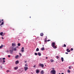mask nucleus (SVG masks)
Instances as JSON below:
<instances>
[{
  "instance_id": "1",
  "label": "nucleus",
  "mask_w": 74,
  "mask_h": 74,
  "mask_svg": "<svg viewBox=\"0 0 74 74\" xmlns=\"http://www.w3.org/2000/svg\"><path fill=\"white\" fill-rule=\"evenodd\" d=\"M51 46L53 47L54 49L57 48V47L55 46V42H53L51 45Z\"/></svg>"
},
{
  "instance_id": "2",
  "label": "nucleus",
  "mask_w": 74,
  "mask_h": 74,
  "mask_svg": "<svg viewBox=\"0 0 74 74\" xmlns=\"http://www.w3.org/2000/svg\"><path fill=\"white\" fill-rule=\"evenodd\" d=\"M51 73L53 74H56V71L55 70H52L51 71Z\"/></svg>"
},
{
  "instance_id": "3",
  "label": "nucleus",
  "mask_w": 74,
  "mask_h": 74,
  "mask_svg": "<svg viewBox=\"0 0 74 74\" xmlns=\"http://www.w3.org/2000/svg\"><path fill=\"white\" fill-rule=\"evenodd\" d=\"M39 66L40 67H41L42 68H43L44 67V65L43 64H41V63H39Z\"/></svg>"
},
{
  "instance_id": "4",
  "label": "nucleus",
  "mask_w": 74,
  "mask_h": 74,
  "mask_svg": "<svg viewBox=\"0 0 74 74\" xmlns=\"http://www.w3.org/2000/svg\"><path fill=\"white\" fill-rule=\"evenodd\" d=\"M21 51L22 52H24V47H22L21 49Z\"/></svg>"
},
{
  "instance_id": "5",
  "label": "nucleus",
  "mask_w": 74,
  "mask_h": 74,
  "mask_svg": "<svg viewBox=\"0 0 74 74\" xmlns=\"http://www.w3.org/2000/svg\"><path fill=\"white\" fill-rule=\"evenodd\" d=\"M36 72L37 74H38V73H40V71L38 70V69H36Z\"/></svg>"
},
{
  "instance_id": "6",
  "label": "nucleus",
  "mask_w": 74,
  "mask_h": 74,
  "mask_svg": "<svg viewBox=\"0 0 74 74\" xmlns=\"http://www.w3.org/2000/svg\"><path fill=\"white\" fill-rule=\"evenodd\" d=\"M28 69V68L27 67H24V69L25 71H26V70H27Z\"/></svg>"
},
{
  "instance_id": "7",
  "label": "nucleus",
  "mask_w": 74,
  "mask_h": 74,
  "mask_svg": "<svg viewBox=\"0 0 74 74\" xmlns=\"http://www.w3.org/2000/svg\"><path fill=\"white\" fill-rule=\"evenodd\" d=\"M18 63H19V61L18 60H17L15 62V64H18Z\"/></svg>"
},
{
  "instance_id": "8",
  "label": "nucleus",
  "mask_w": 74,
  "mask_h": 74,
  "mask_svg": "<svg viewBox=\"0 0 74 74\" xmlns=\"http://www.w3.org/2000/svg\"><path fill=\"white\" fill-rule=\"evenodd\" d=\"M18 57H19V56L18 55H17L16 56L15 58L16 59H18Z\"/></svg>"
},
{
  "instance_id": "9",
  "label": "nucleus",
  "mask_w": 74,
  "mask_h": 74,
  "mask_svg": "<svg viewBox=\"0 0 74 74\" xmlns=\"http://www.w3.org/2000/svg\"><path fill=\"white\" fill-rule=\"evenodd\" d=\"M66 51L67 52H70V50L69 49H66Z\"/></svg>"
},
{
  "instance_id": "10",
  "label": "nucleus",
  "mask_w": 74,
  "mask_h": 74,
  "mask_svg": "<svg viewBox=\"0 0 74 74\" xmlns=\"http://www.w3.org/2000/svg\"><path fill=\"white\" fill-rule=\"evenodd\" d=\"M38 54L39 56H40L41 55V54L40 52H38Z\"/></svg>"
},
{
  "instance_id": "11",
  "label": "nucleus",
  "mask_w": 74,
  "mask_h": 74,
  "mask_svg": "<svg viewBox=\"0 0 74 74\" xmlns=\"http://www.w3.org/2000/svg\"><path fill=\"white\" fill-rule=\"evenodd\" d=\"M14 69L15 70H16L17 69H18V66L14 67Z\"/></svg>"
},
{
  "instance_id": "12",
  "label": "nucleus",
  "mask_w": 74,
  "mask_h": 74,
  "mask_svg": "<svg viewBox=\"0 0 74 74\" xmlns=\"http://www.w3.org/2000/svg\"><path fill=\"white\" fill-rule=\"evenodd\" d=\"M0 34L1 36H3V32H1L0 33Z\"/></svg>"
},
{
  "instance_id": "13",
  "label": "nucleus",
  "mask_w": 74,
  "mask_h": 74,
  "mask_svg": "<svg viewBox=\"0 0 74 74\" xmlns=\"http://www.w3.org/2000/svg\"><path fill=\"white\" fill-rule=\"evenodd\" d=\"M10 53L12 54V53L13 52V50H10Z\"/></svg>"
},
{
  "instance_id": "14",
  "label": "nucleus",
  "mask_w": 74,
  "mask_h": 74,
  "mask_svg": "<svg viewBox=\"0 0 74 74\" xmlns=\"http://www.w3.org/2000/svg\"><path fill=\"white\" fill-rule=\"evenodd\" d=\"M40 35L41 36H44V34H43V33H41L40 34Z\"/></svg>"
},
{
  "instance_id": "15",
  "label": "nucleus",
  "mask_w": 74,
  "mask_h": 74,
  "mask_svg": "<svg viewBox=\"0 0 74 74\" xmlns=\"http://www.w3.org/2000/svg\"><path fill=\"white\" fill-rule=\"evenodd\" d=\"M4 25V22H3L1 23L0 25V26H1V25Z\"/></svg>"
},
{
  "instance_id": "16",
  "label": "nucleus",
  "mask_w": 74,
  "mask_h": 74,
  "mask_svg": "<svg viewBox=\"0 0 74 74\" xmlns=\"http://www.w3.org/2000/svg\"><path fill=\"white\" fill-rule=\"evenodd\" d=\"M44 49H45L44 48V47H43L41 49V51H43V50H44Z\"/></svg>"
},
{
  "instance_id": "17",
  "label": "nucleus",
  "mask_w": 74,
  "mask_h": 74,
  "mask_svg": "<svg viewBox=\"0 0 74 74\" xmlns=\"http://www.w3.org/2000/svg\"><path fill=\"white\" fill-rule=\"evenodd\" d=\"M40 73H41V74H43L44 73V71H41V72H40Z\"/></svg>"
},
{
  "instance_id": "18",
  "label": "nucleus",
  "mask_w": 74,
  "mask_h": 74,
  "mask_svg": "<svg viewBox=\"0 0 74 74\" xmlns=\"http://www.w3.org/2000/svg\"><path fill=\"white\" fill-rule=\"evenodd\" d=\"M38 51H39V49L38 48H37L36 49V51L37 52Z\"/></svg>"
},
{
  "instance_id": "19",
  "label": "nucleus",
  "mask_w": 74,
  "mask_h": 74,
  "mask_svg": "<svg viewBox=\"0 0 74 74\" xmlns=\"http://www.w3.org/2000/svg\"><path fill=\"white\" fill-rule=\"evenodd\" d=\"M61 60L62 62H63L64 60V59H63V58H62V57L61 58Z\"/></svg>"
},
{
  "instance_id": "20",
  "label": "nucleus",
  "mask_w": 74,
  "mask_h": 74,
  "mask_svg": "<svg viewBox=\"0 0 74 74\" xmlns=\"http://www.w3.org/2000/svg\"><path fill=\"white\" fill-rule=\"evenodd\" d=\"M50 61L51 62H54V60H53L52 59H51L50 60Z\"/></svg>"
},
{
  "instance_id": "21",
  "label": "nucleus",
  "mask_w": 74,
  "mask_h": 74,
  "mask_svg": "<svg viewBox=\"0 0 74 74\" xmlns=\"http://www.w3.org/2000/svg\"><path fill=\"white\" fill-rule=\"evenodd\" d=\"M67 71L69 73H71V71H70L69 70H68Z\"/></svg>"
},
{
  "instance_id": "22",
  "label": "nucleus",
  "mask_w": 74,
  "mask_h": 74,
  "mask_svg": "<svg viewBox=\"0 0 74 74\" xmlns=\"http://www.w3.org/2000/svg\"><path fill=\"white\" fill-rule=\"evenodd\" d=\"M4 21V20H3V19H2L1 20L0 19V23H1V21Z\"/></svg>"
},
{
  "instance_id": "23",
  "label": "nucleus",
  "mask_w": 74,
  "mask_h": 74,
  "mask_svg": "<svg viewBox=\"0 0 74 74\" xmlns=\"http://www.w3.org/2000/svg\"><path fill=\"white\" fill-rule=\"evenodd\" d=\"M3 47V45H1V46H0V48H2Z\"/></svg>"
},
{
  "instance_id": "24",
  "label": "nucleus",
  "mask_w": 74,
  "mask_h": 74,
  "mask_svg": "<svg viewBox=\"0 0 74 74\" xmlns=\"http://www.w3.org/2000/svg\"><path fill=\"white\" fill-rule=\"evenodd\" d=\"M72 67V66H69V69H71Z\"/></svg>"
},
{
  "instance_id": "25",
  "label": "nucleus",
  "mask_w": 74,
  "mask_h": 74,
  "mask_svg": "<svg viewBox=\"0 0 74 74\" xmlns=\"http://www.w3.org/2000/svg\"><path fill=\"white\" fill-rule=\"evenodd\" d=\"M0 62L1 63L2 62V60L1 58H0Z\"/></svg>"
},
{
  "instance_id": "26",
  "label": "nucleus",
  "mask_w": 74,
  "mask_h": 74,
  "mask_svg": "<svg viewBox=\"0 0 74 74\" xmlns=\"http://www.w3.org/2000/svg\"><path fill=\"white\" fill-rule=\"evenodd\" d=\"M12 45L13 47H14L15 46V44L14 43H12Z\"/></svg>"
},
{
  "instance_id": "27",
  "label": "nucleus",
  "mask_w": 74,
  "mask_h": 74,
  "mask_svg": "<svg viewBox=\"0 0 74 74\" xmlns=\"http://www.w3.org/2000/svg\"><path fill=\"white\" fill-rule=\"evenodd\" d=\"M14 51H16V48H14Z\"/></svg>"
},
{
  "instance_id": "28",
  "label": "nucleus",
  "mask_w": 74,
  "mask_h": 74,
  "mask_svg": "<svg viewBox=\"0 0 74 74\" xmlns=\"http://www.w3.org/2000/svg\"><path fill=\"white\" fill-rule=\"evenodd\" d=\"M18 46H21V44L20 43H18Z\"/></svg>"
},
{
  "instance_id": "29",
  "label": "nucleus",
  "mask_w": 74,
  "mask_h": 74,
  "mask_svg": "<svg viewBox=\"0 0 74 74\" xmlns=\"http://www.w3.org/2000/svg\"><path fill=\"white\" fill-rule=\"evenodd\" d=\"M45 42H47V40L46 39H45Z\"/></svg>"
},
{
  "instance_id": "30",
  "label": "nucleus",
  "mask_w": 74,
  "mask_h": 74,
  "mask_svg": "<svg viewBox=\"0 0 74 74\" xmlns=\"http://www.w3.org/2000/svg\"><path fill=\"white\" fill-rule=\"evenodd\" d=\"M64 47H66V45L64 44Z\"/></svg>"
},
{
  "instance_id": "31",
  "label": "nucleus",
  "mask_w": 74,
  "mask_h": 74,
  "mask_svg": "<svg viewBox=\"0 0 74 74\" xmlns=\"http://www.w3.org/2000/svg\"><path fill=\"white\" fill-rule=\"evenodd\" d=\"M56 58L57 59H59V56H56Z\"/></svg>"
},
{
  "instance_id": "32",
  "label": "nucleus",
  "mask_w": 74,
  "mask_h": 74,
  "mask_svg": "<svg viewBox=\"0 0 74 74\" xmlns=\"http://www.w3.org/2000/svg\"><path fill=\"white\" fill-rule=\"evenodd\" d=\"M35 55H36V56L37 55V53H35Z\"/></svg>"
},
{
  "instance_id": "33",
  "label": "nucleus",
  "mask_w": 74,
  "mask_h": 74,
  "mask_svg": "<svg viewBox=\"0 0 74 74\" xmlns=\"http://www.w3.org/2000/svg\"><path fill=\"white\" fill-rule=\"evenodd\" d=\"M3 63H5V60H3Z\"/></svg>"
},
{
  "instance_id": "34",
  "label": "nucleus",
  "mask_w": 74,
  "mask_h": 74,
  "mask_svg": "<svg viewBox=\"0 0 74 74\" xmlns=\"http://www.w3.org/2000/svg\"><path fill=\"white\" fill-rule=\"evenodd\" d=\"M25 67H27V65L26 64H25Z\"/></svg>"
},
{
  "instance_id": "35",
  "label": "nucleus",
  "mask_w": 74,
  "mask_h": 74,
  "mask_svg": "<svg viewBox=\"0 0 74 74\" xmlns=\"http://www.w3.org/2000/svg\"><path fill=\"white\" fill-rule=\"evenodd\" d=\"M71 51H73V48H72L71 49Z\"/></svg>"
},
{
  "instance_id": "36",
  "label": "nucleus",
  "mask_w": 74,
  "mask_h": 74,
  "mask_svg": "<svg viewBox=\"0 0 74 74\" xmlns=\"http://www.w3.org/2000/svg\"><path fill=\"white\" fill-rule=\"evenodd\" d=\"M8 58H10V55H8Z\"/></svg>"
},
{
  "instance_id": "37",
  "label": "nucleus",
  "mask_w": 74,
  "mask_h": 74,
  "mask_svg": "<svg viewBox=\"0 0 74 74\" xmlns=\"http://www.w3.org/2000/svg\"><path fill=\"white\" fill-rule=\"evenodd\" d=\"M6 72L7 73H8V72H9V70H7Z\"/></svg>"
},
{
  "instance_id": "38",
  "label": "nucleus",
  "mask_w": 74,
  "mask_h": 74,
  "mask_svg": "<svg viewBox=\"0 0 74 74\" xmlns=\"http://www.w3.org/2000/svg\"><path fill=\"white\" fill-rule=\"evenodd\" d=\"M19 54H20V56H22V54H21V53H19Z\"/></svg>"
},
{
  "instance_id": "39",
  "label": "nucleus",
  "mask_w": 74,
  "mask_h": 74,
  "mask_svg": "<svg viewBox=\"0 0 74 74\" xmlns=\"http://www.w3.org/2000/svg\"><path fill=\"white\" fill-rule=\"evenodd\" d=\"M5 58H3L2 59L3 60H5Z\"/></svg>"
},
{
  "instance_id": "40",
  "label": "nucleus",
  "mask_w": 74,
  "mask_h": 74,
  "mask_svg": "<svg viewBox=\"0 0 74 74\" xmlns=\"http://www.w3.org/2000/svg\"><path fill=\"white\" fill-rule=\"evenodd\" d=\"M65 53L66 54H68V53H69L68 52H66Z\"/></svg>"
},
{
  "instance_id": "41",
  "label": "nucleus",
  "mask_w": 74,
  "mask_h": 74,
  "mask_svg": "<svg viewBox=\"0 0 74 74\" xmlns=\"http://www.w3.org/2000/svg\"><path fill=\"white\" fill-rule=\"evenodd\" d=\"M0 67L1 68V69H3V66H1Z\"/></svg>"
},
{
  "instance_id": "42",
  "label": "nucleus",
  "mask_w": 74,
  "mask_h": 74,
  "mask_svg": "<svg viewBox=\"0 0 74 74\" xmlns=\"http://www.w3.org/2000/svg\"><path fill=\"white\" fill-rule=\"evenodd\" d=\"M52 70H54V68H52Z\"/></svg>"
},
{
  "instance_id": "43",
  "label": "nucleus",
  "mask_w": 74,
  "mask_h": 74,
  "mask_svg": "<svg viewBox=\"0 0 74 74\" xmlns=\"http://www.w3.org/2000/svg\"><path fill=\"white\" fill-rule=\"evenodd\" d=\"M51 41L50 40H48L47 41Z\"/></svg>"
},
{
  "instance_id": "44",
  "label": "nucleus",
  "mask_w": 74,
  "mask_h": 74,
  "mask_svg": "<svg viewBox=\"0 0 74 74\" xmlns=\"http://www.w3.org/2000/svg\"><path fill=\"white\" fill-rule=\"evenodd\" d=\"M9 51H6V52H7V53H8V52Z\"/></svg>"
},
{
  "instance_id": "45",
  "label": "nucleus",
  "mask_w": 74,
  "mask_h": 74,
  "mask_svg": "<svg viewBox=\"0 0 74 74\" xmlns=\"http://www.w3.org/2000/svg\"><path fill=\"white\" fill-rule=\"evenodd\" d=\"M34 67H36V66L34 65L33 66Z\"/></svg>"
},
{
  "instance_id": "46",
  "label": "nucleus",
  "mask_w": 74,
  "mask_h": 74,
  "mask_svg": "<svg viewBox=\"0 0 74 74\" xmlns=\"http://www.w3.org/2000/svg\"><path fill=\"white\" fill-rule=\"evenodd\" d=\"M1 38H2V39H4V38H3V37H2Z\"/></svg>"
},
{
  "instance_id": "47",
  "label": "nucleus",
  "mask_w": 74,
  "mask_h": 74,
  "mask_svg": "<svg viewBox=\"0 0 74 74\" xmlns=\"http://www.w3.org/2000/svg\"><path fill=\"white\" fill-rule=\"evenodd\" d=\"M27 62V61H26L25 62V63H26Z\"/></svg>"
},
{
  "instance_id": "48",
  "label": "nucleus",
  "mask_w": 74,
  "mask_h": 74,
  "mask_svg": "<svg viewBox=\"0 0 74 74\" xmlns=\"http://www.w3.org/2000/svg\"><path fill=\"white\" fill-rule=\"evenodd\" d=\"M46 59H48V57H46Z\"/></svg>"
},
{
  "instance_id": "49",
  "label": "nucleus",
  "mask_w": 74,
  "mask_h": 74,
  "mask_svg": "<svg viewBox=\"0 0 74 74\" xmlns=\"http://www.w3.org/2000/svg\"><path fill=\"white\" fill-rule=\"evenodd\" d=\"M47 36H46V38L45 39H47Z\"/></svg>"
},
{
  "instance_id": "50",
  "label": "nucleus",
  "mask_w": 74,
  "mask_h": 74,
  "mask_svg": "<svg viewBox=\"0 0 74 74\" xmlns=\"http://www.w3.org/2000/svg\"><path fill=\"white\" fill-rule=\"evenodd\" d=\"M62 47H64L63 46H62Z\"/></svg>"
},
{
  "instance_id": "51",
  "label": "nucleus",
  "mask_w": 74,
  "mask_h": 74,
  "mask_svg": "<svg viewBox=\"0 0 74 74\" xmlns=\"http://www.w3.org/2000/svg\"><path fill=\"white\" fill-rule=\"evenodd\" d=\"M3 47H4V46H3Z\"/></svg>"
},
{
  "instance_id": "52",
  "label": "nucleus",
  "mask_w": 74,
  "mask_h": 74,
  "mask_svg": "<svg viewBox=\"0 0 74 74\" xmlns=\"http://www.w3.org/2000/svg\"><path fill=\"white\" fill-rule=\"evenodd\" d=\"M43 47H44V45H43Z\"/></svg>"
},
{
  "instance_id": "53",
  "label": "nucleus",
  "mask_w": 74,
  "mask_h": 74,
  "mask_svg": "<svg viewBox=\"0 0 74 74\" xmlns=\"http://www.w3.org/2000/svg\"><path fill=\"white\" fill-rule=\"evenodd\" d=\"M45 66H46V65H45Z\"/></svg>"
},
{
  "instance_id": "54",
  "label": "nucleus",
  "mask_w": 74,
  "mask_h": 74,
  "mask_svg": "<svg viewBox=\"0 0 74 74\" xmlns=\"http://www.w3.org/2000/svg\"><path fill=\"white\" fill-rule=\"evenodd\" d=\"M30 18H31V17H30Z\"/></svg>"
},
{
  "instance_id": "55",
  "label": "nucleus",
  "mask_w": 74,
  "mask_h": 74,
  "mask_svg": "<svg viewBox=\"0 0 74 74\" xmlns=\"http://www.w3.org/2000/svg\"><path fill=\"white\" fill-rule=\"evenodd\" d=\"M3 64H4V63H3Z\"/></svg>"
},
{
  "instance_id": "56",
  "label": "nucleus",
  "mask_w": 74,
  "mask_h": 74,
  "mask_svg": "<svg viewBox=\"0 0 74 74\" xmlns=\"http://www.w3.org/2000/svg\"><path fill=\"white\" fill-rule=\"evenodd\" d=\"M18 40H19V39H18Z\"/></svg>"
}]
</instances>
